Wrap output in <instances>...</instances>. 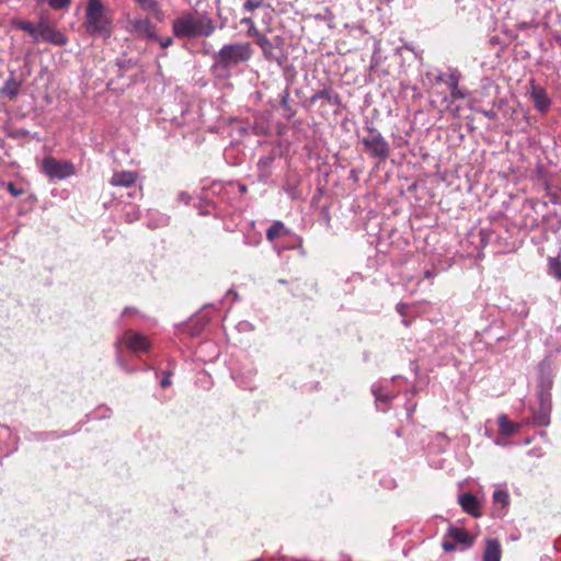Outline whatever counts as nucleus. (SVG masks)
Wrapping results in <instances>:
<instances>
[{
    "mask_svg": "<svg viewBox=\"0 0 561 561\" xmlns=\"http://www.w3.org/2000/svg\"><path fill=\"white\" fill-rule=\"evenodd\" d=\"M215 30L216 23L206 12L184 10L172 21V33L180 39L208 37Z\"/></svg>",
    "mask_w": 561,
    "mask_h": 561,
    "instance_id": "f257e3e1",
    "label": "nucleus"
},
{
    "mask_svg": "<svg viewBox=\"0 0 561 561\" xmlns=\"http://www.w3.org/2000/svg\"><path fill=\"white\" fill-rule=\"evenodd\" d=\"M481 113H482L485 117H488V118H490V119H495V117H496V113H495L494 111H492V110H490V111H481Z\"/></svg>",
    "mask_w": 561,
    "mask_h": 561,
    "instance_id": "c756f323",
    "label": "nucleus"
},
{
    "mask_svg": "<svg viewBox=\"0 0 561 561\" xmlns=\"http://www.w3.org/2000/svg\"><path fill=\"white\" fill-rule=\"evenodd\" d=\"M138 179V174L134 171H117L110 180L112 186H133Z\"/></svg>",
    "mask_w": 561,
    "mask_h": 561,
    "instance_id": "9b49d317",
    "label": "nucleus"
},
{
    "mask_svg": "<svg viewBox=\"0 0 561 561\" xmlns=\"http://www.w3.org/2000/svg\"><path fill=\"white\" fill-rule=\"evenodd\" d=\"M37 3H44L46 0H35Z\"/></svg>",
    "mask_w": 561,
    "mask_h": 561,
    "instance_id": "2f4dec72",
    "label": "nucleus"
},
{
    "mask_svg": "<svg viewBox=\"0 0 561 561\" xmlns=\"http://www.w3.org/2000/svg\"><path fill=\"white\" fill-rule=\"evenodd\" d=\"M159 43H160V46H161L162 48H168V47H170V46L173 44V39H172V37H169V36H167V37H161V38L159 39Z\"/></svg>",
    "mask_w": 561,
    "mask_h": 561,
    "instance_id": "cd10ccee",
    "label": "nucleus"
},
{
    "mask_svg": "<svg viewBox=\"0 0 561 561\" xmlns=\"http://www.w3.org/2000/svg\"><path fill=\"white\" fill-rule=\"evenodd\" d=\"M7 190L14 197H19L25 194V191L22 187L16 186L13 182L8 183Z\"/></svg>",
    "mask_w": 561,
    "mask_h": 561,
    "instance_id": "a878e982",
    "label": "nucleus"
},
{
    "mask_svg": "<svg viewBox=\"0 0 561 561\" xmlns=\"http://www.w3.org/2000/svg\"><path fill=\"white\" fill-rule=\"evenodd\" d=\"M13 25L19 30L28 33L34 38L35 42H38L41 22L38 23V25H35L34 23L26 20H14Z\"/></svg>",
    "mask_w": 561,
    "mask_h": 561,
    "instance_id": "2eb2a0df",
    "label": "nucleus"
},
{
    "mask_svg": "<svg viewBox=\"0 0 561 561\" xmlns=\"http://www.w3.org/2000/svg\"><path fill=\"white\" fill-rule=\"evenodd\" d=\"M240 23L242 25H247L248 26V31H247V35L250 36V37H253L254 35H256L257 33H260V31L257 30L256 25H255V22L253 21L252 18L250 16H244L240 20Z\"/></svg>",
    "mask_w": 561,
    "mask_h": 561,
    "instance_id": "4be33fe9",
    "label": "nucleus"
},
{
    "mask_svg": "<svg viewBox=\"0 0 561 561\" xmlns=\"http://www.w3.org/2000/svg\"><path fill=\"white\" fill-rule=\"evenodd\" d=\"M499 434L503 437L513 436L520 427L518 423L512 422L506 414H501L497 419Z\"/></svg>",
    "mask_w": 561,
    "mask_h": 561,
    "instance_id": "ddd939ff",
    "label": "nucleus"
},
{
    "mask_svg": "<svg viewBox=\"0 0 561 561\" xmlns=\"http://www.w3.org/2000/svg\"><path fill=\"white\" fill-rule=\"evenodd\" d=\"M530 98L531 101L534 102L536 110H538L541 113L548 112L551 102L547 95V92L542 87L535 84L534 81H531Z\"/></svg>",
    "mask_w": 561,
    "mask_h": 561,
    "instance_id": "6e6552de",
    "label": "nucleus"
},
{
    "mask_svg": "<svg viewBox=\"0 0 561 561\" xmlns=\"http://www.w3.org/2000/svg\"><path fill=\"white\" fill-rule=\"evenodd\" d=\"M255 44L261 48L265 58H271L273 55L274 46L270 38L263 33H257L253 36Z\"/></svg>",
    "mask_w": 561,
    "mask_h": 561,
    "instance_id": "dca6fc26",
    "label": "nucleus"
},
{
    "mask_svg": "<svg viewBox=\"0 0 561 561\" xmlns=\"http://www.w3.org/2000/svg\"><path fill=\"white\" fill-rule=\"evenodd\" d=\"M139 7L147 12L159 13L160 7L157 0H134Z\"/></svg>",
    "mask_w": 561,
    "mask_h": 561,
    "instance_id": "aec40b11",
    "label": "nucleus"
},
{
    "mask_svg": "<svg viewBox=\"0 0 561 561\" xmlns=\"http://www.w3.org/2000/svg\"><path fill=\"white\" fill-rule=\"evenodd\" d=\"M42 169L50 179L64 180L76 174V168L71 161L57 160L48 156L43 159Z\"/></svg>",
    "mask_w": 561,
    "mask_h": 561,
    "instance_id": "39448f33",
    "label": "nucleus"
},
{
    "mask_svg": "<svg viewBox=\"0 0 561 561\" xmlns=\"http://www.w3.org/2000/svg\"><path fill=\"white\" fill-rule=\"evenodd\" d=\"M160 385L162 388H167L171 385L170 374H168L165 377L162 378Z\"/></svg>",
    "mask_w": 561,
    "mask_h": 561,
    "instance_id": "c85d7f7f",
    "label": "nucleus"
},
{
    "mask_svg": "<svg viewBox=\"0 0 561 561\" xmlns=\"http://www.w3.org/2000/svg\"><path fill=\"white\" fill-rule=\"evenodd\" d=\"M286 228L282 221L274 222L266 231V238L268 241H275L285 234Z\"/></svg>",
    "mask_w": 561,
    "mask_h": 561,
    "instance_id": "a211bd4d",
    "label": "nucleus"
},
{
    "mask_svg": "<svg viewBox=\"0 0 561 561\" xmlns=\"http://www.w3.org/2000/svg\"><path fill=\"white\" fill-rule=\"evenodd\" d=\"M19 91H20V83L16 82L15 79L11 78V79L7 80L4 88H3V93L7 96H9L10 100H14L18 96Z\"/></svg>",
    "mask_w": 561,
    "mask_h": 561,
    "instance_id": "6ab92c4d",
    "label": "nucleus"
},
{
    "mask_svg": "<svg viewBox=\"0 0 561 561\" xmlns=\"http://www.w3.org/2000/svg\"><path fill=\"white\" fill-rule=\"evenodd\" d=\"M124 343L128 350L134 353H144L149 350L150 343L148 339L137 332H126Z\"/></svg>",
    "mask_w": 561,
    "mask_h": 561,
    "instance_id": "0eeeda50",
    "label": "nucleus"
},
{
    "mask_svg": "<svg viewBox=\"0 0 561 561\" xmlns=\"http://www.w3.org/2000/svg\"><path fill=\"white\" fill-rule=\"evenodd\" d=\"M449 85H450V96L453 100H461L465 99L466 94L458 87V79L456 76L449 77Z\"/></svg>",
    "mask_w": 561,
    "mask_h": 561,
    "instance_id": "412c9836",
    "label": "nucleus"
},
{
    "mask_svg": "<svg viewBox=\"0 0 561 561\" xmlns=\"http://www.w3.org/2000/svg\"><path fill=\"white\" fill-rule=\"evenodd\" d=\"M367 135L362 138L366 151L374 158L386 160L390 154V146L382 135L373 125L366 126Z\"/></svg>",
    "mask_w": 561,
    "mask_h": 561,
    "instance_id": "20e7f679",
    "label": "nucleus"
},
{
    "mask_svg": "<svg viewBox=\"0 0 561 561\" xmlns=\"http://www.w3.org/2000/svg\"><path fill=\"white\" fill-rule=\"evenodd\" d=\"M447 536L459 543L463 549H469L474 543V537L471 536L465 528L450 526L447 530Z\"/></svg>",
    "mask_w": 561,
    "mask_h": 561,
    "instance_id": "9d476101",
    "label": "nucleus"
},
{
    "mask_svg": "<svg viewBox=\"0 0 561 561\" xmlns=\"http://www.w3.org/2000/svg\"><path fill=\"white\" fill-rule=\"evenodd\" d=\"M253 48L249 42H236L224 45L215 55V67L230 69L240 64L248 62L253 56Z\"/></svg>",
    "mask_w": 561,
    "mask_h": 561,
    "instance_id": "f03ea898",
    "label": "nucleus"
},
{
    "mask_svg": "<svg viewBox=\"0 0 561 561\" xmlns=\"http://www.w3.org/2000/svg\"><path fill=\"white\" fill-rule=\"evenodd\" d=\"M264 4V0H247L243 3V10L245 12H253L256 9L262 8Z\"/></svg>",
    "mask_w": 561,
    "mask_h": 561,
    "instance_id": "b1692460",
    "label": "nucleus"
},
{
    "mask_svg": "<svg viewBox=\"0 0 561 561\" xmlns=\"http://www.w3.org/2000/svg\"><path fill=\"white\" fill-rule=\"evenodd\" d=\"M442 548L445 552H451V551H455L457 549V546L455 543V541H450V540H444L443 543H442Z\"/></svg>",
    "mask_w": 561,
    "mask_h": 561,
    "instance_id": "bb28decb",
    "label": "nucleus"
},
{
    "mask_svg": "<svg viewBox=\"0 0 561 561\" xmlns=\"http://www.w3.org/2000/svg\"><path fill=\"white\" fill-rule=\"evenodd\" d=\"M425 277H426V278L432 277V273H431L430 271L425 272Z\"/></svg>",
    "mask_w": 561,
    "mask_h": 561,
    "instance_id": "7c9ffc66",
    "label": "nucleus"
},
{
    "mask_svg": "<svg viewBox=\"0 0 561 561\" xmlns=\"http://www.w3.org/2000/svg\"><path fill=\"white\" fill-rule=\"evenodd\" d=\"M71 0H48L49 5L54 10H62L70 5Z\"/></svg>",
    "mask_w": 561,
    "mask_h": 561,
    "instance_id": "393cba45",
    "label": "nucleus"
},
{
    "mask_svg": "<svg viewBox=\"0 0 561 561\" xmlns=\"http://www.w3.org/2000/svg\"><path fill=\"white\" fill-rule=\"evenodd\" d=\"M458 502H459V505L461 506L462 511L465 513L471 515L472 517H480L482 515L481 503L478 500V497L474 496L473 494H471L469 492L462 493L459 496Z\"/></svg>",
    "mask_w": 561,
    "mask_h": 561,
    "instance_id": "1a4fd4ad",
    "label": "nucleus"
},
{
    "mask_svg": "<svg viewBox=\"0 0 561 561\" xmlns=\"http://www.w3.org/2000/svg\"><path fill=\"white\" fill-rule=\"evenodd\" d=\"M3 2V0H0V4Z\"/></svg>",
    "mask_w": 561,
    "mask_h": 561,
    "instance_id": "473e14b6",
    "label": "nucleus"
},
{
    "mask_svg": "<svg viewBox=\"0 0 561 561\" xmlns=\"http://www.w3.org/2000/svg\"><path fill=\"white\" fill-rule=\"evenodd\" d=\"M502 549L497 539L489 538L485 540L483 551V561H501Z\"/></svg>",
    "mask_w": 561,
    "mask_h": 561,
    "instance_id": "f8f14e48",
    "label": "nucleus"
},
{
    "mask_svg": "<svg viewBox=\"0 0 561 561\" xmlns=\"http://www.w3.org/2000/svg\"><path fill=\"white\" fill-rule=\"evenodd\" d=\"M319 99H324V100H327L332 105L340 104V96H339V94L336 92H333V91L328 90V89H322V90L318 91L312 96V101H316V100H319Z\"/></svg>",
    "mask_w": 561,
    "mask_h": 561,
    "instance_id": "f3484780",
    "label": "nucleus"
},
{
    "mask_svg": "<svg viewBox=\"0 0 561 561\" xmlns=\"http://www.w3.org/2000/svg\"><path fill=\"white\" fill-rule=\"evenodd\" d=\"M493 501L501 504L502 507H505L510 502L508 493L504 490H496L493 493Z\"/></svg>",
    "mask_w": 561,
    "mask_h": 561,
    "instance_id": "5701e85b",
    "label": "nucleus"
},
{
    "mask_svg": "<svg viewBox=\"0 0 561 561\" xmlns=\"http://www.w3.org/2000/svg\"><path fill=\"white\" fill-rule=\"evenodd\" d=\"M84 27L92 36L108 37L111 35L112 23L105 15V8L101 0L88 1Z\"/></svg>",
    "mask_w": 561,
    "mask_h": 561,
    "instance_id": "7ed1b4c3",
    "label": "nucleus"
},
{
    "mask_svg": "<svg viewBox=\"0 0 561 561\" xmlns=\"http://www.w3.org/2000/svg\"><path fill=\"white\" fill-rule=\"evenodd\" d=\"M134 31L140 35L148 38L154 37L156 26L151 23L148 18L137 19L133 21Z\"/></svg>",
    "mask_w": 561,
    "mask_h": 561,
    "instance_id": "4468645a",
    "label": "nucleus"
},
{
    "mask_svg": "<svg viewBox=\"0 0 561 561\" xmlns=\"http://www.w3.org/2000/svg\"><path fill=\"white\" fill-rule=\"evenodd\" d=\"M46 42L55 46H66L68 44V36L57 30L54 25L46 22H41V30L38 34V42Z\"/></svg>",
    "mask_w": 561,
    "mask_h": 561,
    "instance_id": "423d86ee",
    "label": "nucleus"
}]
</instances>
